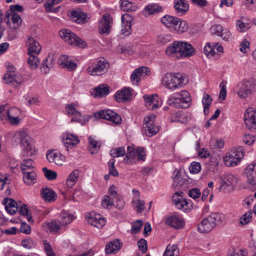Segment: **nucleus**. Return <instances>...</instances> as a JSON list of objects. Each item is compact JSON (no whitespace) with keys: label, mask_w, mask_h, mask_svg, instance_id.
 I'll return each instance as SVG.
<instances>
[{"label":"nucleus","mask_w":256,"mask_h":256,"mask_svg":"<svg viewBox=\"0 0 256 256\" xmlns=\"http://www.w3.org/2000/svg\"><path fill=\"white\" fill-rule=\"evenodd\" d=\"M96 118H102L110 121L116 124H120L122 122L120 116L110 110H102L94 114Z\"/></svg>","instance_id":"6e6552de"},{"label":"nucleus","mask_w":256,"mask_h":256,"mask_svg":"<svg viewBox=\"0 0 256 256\" xmlns=\"http://www.w3.org/2000/svg\"><path fill=\"white\" fill-rule=\"evenodd\" d=\"M174 8L178 16L185 14L188 10L189 4L186 0H174Z\"/></svg>","instance_id":"2eb2a0df"},{"label":"nucleus","mask_w":256,"mask_h":256,"mask_svg":"<svg viewBox=\"0 0 256 256\" xmlns=\"http://www.w3.org/2000/svg\"><path fill=\"white\" fill-rule=\"evenodd\" d=\"M224 28L220 24H216L212 26L210 28V32L212 34L220 36Z\"/></svg>","instance_id":"0e129e2a"},{"label":"nucleus","mask_w":256,"mask_h":256,"mask_svg":"<svg viewBox=\"0 0 256 256\" xmlns=\"http://www.w3.org/2000/svg\"><path fill=\"white\" fill-rule=\"evenodd\" d=\"M252 213L249 211L243 214L240 218V222L242 225H245L249 223L252 219Z\"/></svg>","instance_id":"5fc2aeb1"},{"label":"nucleus","mask_w":256,"mask_h":256,"mask_svg":"<svg viewBox=\"0 0 256 256\" xmlns=\"http://www.w3.org/2000/svg\"><path fill=\"white\" fill-rule=\"evenodd\" d=\"M224 141L222 140L212 139L210 142L212 148H221L224 147Z\"/></svg>","instance_id":"3c124183"},{"label":"nucleus","mask_w":256,"mask_h":256,"mask_svg":"<svg viewBox=\"0 0 256 256\" xmlns=\"http://www.w3.org/2000/svg\"><path fill=\"white\" fill-rule=\"evenodd\" d=\"M44 176L49 180H55L57 177V173L52 170H48L46 167L42 168Z\"/></svg>","instance_id":"de8ad7c7"},{"label":"nucleus","mask_w":256,"mask_h":256,"mask_svg":"<svg viewBox=\"0 0 256 256\" xmlns=\"http://www.w3.org/2000/svg\"><path fill=\"white\" fill-rule=\"evenodd\" d=\"M60 216L61 218V221L60 222L62 225L68 224L74 218L73 215L65 210H63L61 212Z\"/></svg>","instance_id":"4c0bfd02"},{"label":"nucleus","mask_w":256,"mask_h":256,"mask_svg":"<svg viewBox=\"0 0 256 256\" xmlns=\"http://www.w3.org/2000/svg\"><path fill=\"white\" fill-rule=\"evenodd\" d=\"M71 17L76 23L84 24L88 22L90 18V15L81 11L73 10L71 12Z\"/></svg>","instance_id":"a211bd4d"},{"label":"nucleus","mask_w":256,"mask_h":256,"mask_svg":"<svg viewBox=\"0 0 256 256\" xmlns=\"http://www.w3.org/2000/svg\"><path fill=\"white\" fill-rule=\"evenodd\" d=\"M138 246L139 250H140L142 254H145L146 252L148 250V243L146 240L144 238L140 239L138 242Z\"/></svg>","instance_id":"680f3d73"},{"label":"nucleus","mask_w":256,"mask_h":256,"mask_svg":"<svg viewBox=\"0 0 256 256\" xmlns=\"http://www.w3.org/2000/svg\"><path fill=\"white\" fill-rule=\"evenodd\" d=\"M60 36L70 45L81 48L86 47V42L68 29H62L59 32Z\"/></svg>","instance_id":"39448f33"},{"label":"nucleus","mask_w":256,"mask_h":256,"mask_svg":"<svg viewBox=\"0 0 256 256\" xmlns=\"http://www.w3.org/2000/svg\"><path fill=\"white\" fill-rule=\"evenodd\" d=\"M223 218V215L220 213H212L198 225V230L201 233H208L218 224L221 223Z\"/></svg>","instance_id":"f03ea898"},{"label":"nucleus","mask_w":256,"mask_h":256,"mask_svg":"<svg viewBox=\"0 0 256 256\" xmlns=\"http://www.w3.org/2000/svg\"><path fill=\"white\" fill-rule=\"evenodd\" d=\"M4 204L6 205V209H8L9 208H18V205L17 202L12 198H5L4 200Z\"/></svg>","instance_id":"864d4df0"},{"label":"nucleus","mask_w":256,"mask_h":256,"mask_svg":"<svg viewBox=\"0 0 256 256\" xmlns=\"http://www.w3.org/2000/svg\"><path fill=\"white\" fill-rule=\"evenodd\" d=\"M120 8L122 10L125 12L134 11L136 10V6L132 2L126 0H120Z\"/></svg>","instance_id":"a19ab883"},{"label":"nucleus","mask_w":256,"mask_h":256,"mask_svg":"<svg viewBox=\"0 0 256 256\" xmlns=\"http://www.w3.org/2000/svg\"><path fill=\"white\" fill-rule=\"evenodd\" d=\"M244 174L248 178L249 188L254 190L256 189V164L252 163L244 170Z\"/></svg>","instance_id":"1a4fd4ad"},{"label":"nucleus","mask_w":256,"mask_h":256,"mask_svg":"<svg viewBox=\"0 0 256 256\" xmlns=\"http://www.w3.org/2000/svg\"><path fill=\"white\" fill-rule=\"evenodd\" d=\"M115 160L114 158H111L108 163L109 174L112 175L114 176H118V172L115 168Z\"/></svg>","instance_id":"49530a36"},{"label":"nucleus","mask_w":256,"mask_h":256,"mask_svg":"<svg viewBox=\"0 0 256 256\" xmlns=\"http://www.w3.org/2000/svg\"><path fill=\"white\" fill-rule=\"evenodd\" d=\"M7 117L19 116L20 114V110L16 107L8 108L6 112Z\"/></svg>","instance_id":"052dcab7"},{"label":"nucleus","mask_w":256,"mask_h":256,"mask_svg":"<svg viewBox=\"0 0 256 256\" xmlns=\"http://www.w3.org/2000/svg\"><path fill=\"white\" fill-rule=\"evenodd\" d=\"M90 116L88 115L82 116L81 113L79 116L74 115L71 119V122H76L80 123L82 126L84 125L88 122Z\"/></svg>","instance_id":"ea45409f"},{"label":"nucleus","mask_w":256,"mask_h":256,"mask_svg":"<svg viewBox=\"0 0 256 256\" xmlns=\"http://www.w3.org/2000/svg\"><path fill=\"white\" fill-rule=\"evenodd\" d=\"M59 220H53L50 222L48 223V228L52 232H57L60 228L62 226Z\"/></svg>","instance_id":"8fccbe9b"},{"label":"nucleus","mask_w":256,"mask_h":256,"mask_svg":"<svg viewBox=\"0 0 256 256\" xmlns=\"http://www.w3.org/2000/svg\"><path fill=\"white\" fill-rule=\"evenodd\" d=\"M66 110L68 116H79L80 112L78 111L76 108L74 104H66Z\"/></svg>","instance_id":"603ef678"},{"label":"nucleus","mask_w":256,"mask_h":256,"mask_svg":"<svg viewBox=\"0 0 256 256\" xmlns=\"http://www.w3.org/2000/svg\"><path fill=\"white\" fill-rule=\"evenodd\" d=\"M46 156L50 162L54 163L58 166H62L66 160V157L64 155L55 150H49Z\"/></svg>","instance_id":"f8f14e48"},{"label":"nucleus","mask_w":256,"mask_h":256,"mask_svg":"<svg viewBox=\"0 0 256 256\" xmlns=\"http://www.w3.org/2000/svg\"><path fill=\"white\" fill-rule=\"evenodd\" d=\"M79 176V171L76 170L73 171L68 176L66 180V184L68 188H72L78 180Z\"/></svg>","instance_id":"e433bc0d"},{"label":"nucleus","mask_w":256,"mask_h":256,"mask_svg":"<svg viewBox=\"0 0 256 256\" xmlns=\"http://www.w3.org/2000/svg\"><path fill=\"white\" fill-rule=\"evenodd\" d=\"M178 254V250L176 245H168L163 256H177Z\"/></svg>","instance_id":"37998d69"},{"label":"nucleus","mask_w":256,"mask_h":256,"mask_svg":"<svg viewBox=\"0 0 256 256\" xmlns=\"http://www.w3.org/2000/svg\"><path fill=\"white\" fill-rule=\"evenodd\" d=\"M16 140L20 142L22 150L27 153L26 156H32L34 154L33 144L30 136L25 132H17L14 135ZM25 155V154H24Z\"/></svg>","instance_id":"20e7f679"},{"label":"nucleus","mask_w":256,"mask_h":256,"mask_svg":"<svg viewBox=\"0 0 256 256\" xmlns=\"http://www.w3.org/2000/svg\"><path fill=\"white\" fill-rule=\"evenodd\" d=\"M166 222L168 225L176 229L181 228L184 224V220L176 215H172L168 216L166 218Z\"/></svg>","instance_id":"b1692460"},{"label":"nucleus","mask_w":256,"mask_h":256,"mask_svg":"<svg viewBox=\"0 0 256 256\" xmlns=\"http://www.w3.org/2000/svg\"><path fill=\"white\" fill-rule=\"evenodd\" d=\"M189 28L188 22L182 20L180 18V22H178V24L176 25L175 28L174 32L178 34H182L186 32Z\"/></svg>","instance_id":"58836bf2"},{"label":"nucleus","mask_w":256,"mask_h":256,"mask_svg":"<svg viewBox=\"0 0 256 256\" xmlns=\"http://www.w3.org/2000/svg\"><path fill=\"white\" fill-rule=\"evenodd\" d=\"M212 46H211V44L210 42H208L206 46H204V53L208 56L209 54L212 55V56L214 55V49L217 46L218 43L214 44Z\"/></svg>","instance_id":"6e6d98bb"},{"label":"nucleus","mask_w":256,"mask_h":256,"mask_svg":"<svg viewBox=\"0 0 256 256\" xmlns=\"http://www.w3.org/2000/svg\"><path fill=\"white\" fill-rule=\"evenodd\" d=\"M166 54L171 56L179 53V58H188L194 55L196 50L189 42L182 41H174L166 50Z\"/></svg>","instance_id":"f257e3e1"},{"label":"nucleus","mask_w":256,"mask_h":256,"mask_svg":"<svg viewBox=\"0 0 256 256\" xmlns=\"http://www.w3.org/2000/svg\"><path fill=\"white\" fill-rule=\"evenodd\" d=\"M162 23L166 27L174 30L176 25L178 24L180 18L170 15H166L160 20Z\"/></svg>","instance_id":"412c9836"},{"label":"nucleus","mask_w":256,"mask_h":256,"mask_svg":"<svg viewBox=\"0 0 256 256\" xmlns=\"http://www.w3.org/2000/svg\"><path fill=\"white\" fill-rule=\"evenodd\" d=\"M236 28L238 32H245L250 28V24L244 22L242 20H238L236 22Z\"/></svg>","instance_id":"c03bdc74"},{"label":"nucleus","mask_w":256,"mask_h":256,"mask_svg":"<svg viewBox=\"0 0 256 256\" xmlns=\"http://www.w3.org/2000/svg\"><path fill=\"white\" fill-rule=\"evenodd\" d=\"M189 169L190 173L198 174L201 170V166L199 162H194L191 163Z\"/></svg>","instance_id":"e2e57ef3"},{"label":"nucleus","mask_w":256,"mask_h":256,"mask_svg":"<svg viewBox=\"0 0 256 256\" xmlns=\"http://www.w3.org/2000/svg\"><path fill=\"white\" fill-rule=\"evenodd\" d=\"M11 20L14 24V26H12V28L14 29L18 28L22 23V19L20 16L16 13L14 12L12 14Z\"/></svg>","instance_id":"09e8293b"},{"label":"nucleus","mask_w":256,"mask_h":256,"mask_svg":"<svg viewBox=\"0 0 256 256\" xmlns=\"http://www.w3.org/2000/svg\"><path fill=\"white\" fill-rule=\"evenodd\" d=\"M27 43L28 44V54H38L41 50V46L39 42L32 37L28 38Z\"/></svg>","instance_id":"393cba45"},{"label":"nucleus","mask_w":256,"mask_h":256,"mask_svg":"<svg viewBox=\"0 0 256 256\" xmlns=\"http://www.w3.org/2000/svg\"><path fill=\"white\" fill-rule=\"evenodd\" d=\"M3 79L5 80L6 84L12 83L14 86H16L14 82L18 84H22L23 82L22 78L20 76H16L14 74L6 73L4 76Z\"/></svg>","instance_id":"cd10ccee"},{"label":"nucleus","mask_w":256,"mask_h":256,"mask_svg":"<svg viewBox=\"0 0 256 256\" xmlns=\"http://www.w3.org/2000/svg\"><path fill=\"white\" fill-rule=\"evenodd\" d=\"M132 18L128 14H123L122 16V29L121 32L126 36H129L132 32L131 22Z\"/></svg>","instance_id":"4be33fe9"},{"label":"nucleus","mask_w":256,"mask_h":256,"mask_svg":"<svg viewBox=\"0 0 256 256\" xmlns=\"http://www.w3.org/2000/svg\"><path fill=\"white\" fill-rule=\"evenodd\" d=\"M112 18L108 14L103 15L98 24L99 32L101 34L108 35L110 31V24H112Z\"/></svg>","instance_id":"9b49d317"},{"label":"nucleus","mask_w":256,"mask_h":256,"mask_svg":"<svg viewBox=\"0 0 256 256\" xmlns=\"http://www.w3.org/2000/svg\"><path fill=\"white\" fill-rule=\"evenodd\" d=\"M136 156L138 160L144 161L146 154L144 148L142 147H138L136 148Z\"/></svg>","instance_id":"bf43d9fd"},{"label":"nucleus","mask_w":256,"mask_h":256,"mask_svg":"<svg viewBox=\"0 0 256 256\" xmlns=\"http://www.w3.org/2000/svg\"><path fill=\"white\" fill-rule=\"evenodd\" d=\"M126 154L124 147H119L112 149L110 152V154L113 158H118L124 156Z\"/></svg>","instance_id":"a18cd8bd"},{"label":"nucleus","mask_w":256,"mask_h":256,"mask_svg":"<svg viewBox=\"0 0 256 256\" xmlns=\"http://www.w3.org/2000/svg\"><path fill=\"white\" fill-rule=\"evenodd\" d=\"M143 224V222L140 220H136L135 222H133L132 224V232L134 234L138 233Z\"/></svg>","instance_id":"13d9d810"},{"label":"nucleus","mask_w":256,"mask_h":256,"mask_svg":"<svg viewBox=\"0 0 256 256\" xmlns=\"http://www.w3.org/2000/svg\"><path fill=\"white\" fill-rule=\"evenodd\" d=\"M63 143L67 150L74 148L79 142L78 137L72 134L66 133L63 138Z\"/></svg>","instance_id":"aec40b11"},{"label":"nucleus","mask_w":256,"mask_h":256,"mask_svg":"<svg viewBox=\"0 0 256 256\" xmlns=\"http://www.w3.org/2000/svg\"><path fill=\"white\" fill-rule=\"evenodd\" d=\"M29 57L27 60L28 64L31 70H36L38 68L40 63V59L36 55V54H28Z\"/></svg>","instance_id":"c9c22d12"},{"label":"nucleus","mask_w":256,"mask_h":256,"mask_svg":"<svg viewBox=\"0 0 256 256\" xmlns=\"http://www.w3.org/2000/svg\"><path fill=\"white\" fill-rule=\"evenodd\" d=\"M221 184L220 190L226 191L230 186H232L236 184V178L232 174H225L221 177Z\"/></svg>","instance_id":"6ab92c4d"},{"label":"nucleus","mask_w":256,"mask_h":256,"mask_svg":"<svg viewBox=\"0 0 256 256\" xmlns=\"http://www.w3.org/2000/svg\"><path fill=\"white\" fill-rule=\"evenodd\" d=\"M132 96L131 88H125L116 92L114 96V98L118 102H124L130 100Z\"/></svg>","instance_id":"4468645a"},{"label":"nucleus","mask_w":256,"mask_h":256,"mask_svg":"<svg viewBox=\"0 0 256 256\" xmlns=\"http://www.w3.org/2000/svg\"><path fill=\"white\" fill-rule=\"evenodd\" d=\"M102 204L104 207L108 208L114 205V202L108 196H105L102 201Z\"/></svg>","instance_id":"774afa93"},{"label":"nucleus","mask_w":256,"mask_h":256,"mask_svg":"<svg viewBox=\"0 0 256 256\" xmlns=\"http://www.w3.org/2000/svg\"><path fill=\"white\" fill-rule=\"evenodd\" d=\"M230 153L232 154L234 156H238L237 158L241 160L244 156V148L242 146L235 148Z\"/></svg>","instance_id":"4d7b16f0"},{"label":"nucleus","mask_w":256,"mask_h":256,"mask_svg":"<svg viewBox=\"0 0 256 256\" xmlns=\"http://www.w3.org/2000/svg\"><path fill=\"white\" fill-rule=\"evenodd\" d=\"M88 222L89 224L98 228H102L106 224V220L100 214H90Z\"/></svg>","instance_id":"f3484780"},{"label":"nucleus","mask_w":256,"mask_h":256,"mask_svg":"<svg viewBox=\"0 0 256 256\" xmlns=\"http://www.w3.org/2000/svg\"><path fill=\"white\" fill-rule=\"evenodd\" d=\"M54 59L52 56H48L44 59L40 69L42 73L46 74L50 69L53 68Z\"/></svg>","instance_id":"c756f323"},{"label":"nucleus","mask_w":256,"mask_h":256,"mask_svg":"<svg viewBox=\"0 0 256 256\" xmlns=\"http://www.w3.org/2000/svg\"><path fill=\"white\" fill-rule=\"evenodd\" d=\"M244 122L247 128L251 131H256V112L247 110L244 114Z\"/></svg>","instance_id":"ddd939ff"},{"label":"nucleus","mask_w":256,"mask_h":256,"mask_svg":"<svg viewBox=\"0 0 256 256\" xmlns=\"http://www.w3.org/2000/svg\"><path fill=\"white\" fill-rule=\"evenodd\" d=\"M24 182L28 186H32L36 182V174L33 171L22 172Z\"/></svg>","instance_id":"c85d7f7f"},{"label":"nucleus","mask_w":256,"mask_h":256,"mask_svg":"<svg viewBox=\"0 0 256 256\" xmlns=\"http://www.w3.org/2000/svg\"><path fill=\"white\" fill-rule=\"evenodd\" d=\"M162 8L156 4H152L148 5L144 9V14L147 16L153 14L162 12Z\"/></svg>","instance_id":"7c9ffc66"},{"label":"nucleus","mask_w":256,"mask_h":256,"mask_svg":"<svg viewBox=\"0 0 256 256\" xmlns=\"http://www.w3.org/2000/svg\"><path fill=\"white\" fill-rule=\"evenodd\" d=\"M40 194L44 200L48 202H54L57 198V194L54 191L47 187L42 189Z\"/></svg>","instance_id":"5701e85b"},{"label":"nucleus","mask_w":256,"mask_h":256,"mask_svg":"<svg viewBox=\"0 0 256 256\" xmlns=\"http://www.w3.org/2000/svg\"><path fill=\"white\" fill-rule=\"evenodd\" d=\"M233 156V154L230 152L226 154V158H224L226 166H234L240 162V160L237 158L238 156Z\"/></svg>","instance_id":"f704fd0d"},{"label":"nucleus","mask_w":256,"mask_h":256,"mask_svg":"<svg viewBox=\"0 0 256 256\" xmlns=\"http://www.w3.org/2000/svg\"><path fill=\"white\" fill-rule=\"evenodd\" d=\"M110 66L109 62L104 58L92 64L87 68L88 72L92 76H101L106 73Z\"/></svg>","instance_id":"0eeeda50"},{"label":"nucleus","mask_w":256,"mask_h":256,"mask_svg":"<svg viewBox=\"0 0 256 256\" xmlns=\"http://www.w3.org/2000/svg\"><path fill=\"white\" fill-rule=\"evenodd\" d=\"M89 145L88 150L92 154H96L101 146V144L94 140L92 136L88 138Z\"/></svg>","instance_id":"473e14b6"},{"label":"nucleus","mask_w":256,"mask_h":256,"mask_svg":"<svg viewBox=\"0 0 256 256\" xmlns=\"http://www.w3.org/2000/svg\"><path fill=\"white\" fill-rule=\"evenodd\" d=\"M152 117V116H148L144 120L143 129L145 134L148 136H152L159 132L158 127L154 126Z\"/></svg>","instance_id":"9d476101"},{"label":"nucleus","mask_w":256,"mask_h":256,"mask_svg":"<svg viewBox=\"0 0 256 256\" xmlns=\"http://www.w3.org/2000/svg\"><path fill=\"white\" fill-rule=\"evenodd\" d=\"M145 101L146 106L148 109L153 110L160 106V104L156 100L153 94L152 95H144L143 96Z\"/></svg>","instance_id":"a878e982"},{"label":"nucleus","mask_w":256,"mask_h":256,"mask_svg":"<svg viewBox=\"0 0 256 256\" xmlns=\"http://www.w3.org/2000/svg\"><path fill=\"white\" fill-rule=\"evenodd\" d=\"M122 245V244L118 239L110 242L106 245V252L108 254H115L120 250Z\"/></svg>","instance_id":"bb28decb"},{"label":"nucleus","mask_w":256,"mask_h":256,"mask_svg":"<svg viewBox=\"0 0 256 256\" xmlns=\"http://www.w3.org/2000/svg\"><path fill=\"white\" fill-rule=\"evenodd\" d=\"M188 195L193 199H196L200 197L201 192L200 189L198 188H193L188 191Z\"/></svg>","instance_id":"69168bd1"},{"label":"nucleus","mask_w":256,"mask_h":256,"mask_svg":"<svg viewBox=\"0 0 256 256\" xmlns=\"http://www.w3.org/2000/svg\"><path fill=\"white\" fill-rule=\"evenodd\" d=\"M150 72L149 68L146 66L140 67L135 70L130 76V80L133 84H137L142 76H144Z\"/></svg>","instance_id":"dca6fc26"},{"label":"nucleus","mask_w":256,"mask_h":256,"mask_svg":"<svg viewBox=\"0 0 256 256\" xmlns=\"http://www.w3.org/2000/svg\"><path fill=\"white\" fill-rule=\"evenodd\" d=\"M33 164L34 162L32 159L24 160L23 162L20 164L22 172L32 170L34 168Z\"/></svg>","instance_id":"79ce46f5"},{"label":"nucleus","mask_w":256,"mask_h":256,"mask_svg":"<svg viewBox=\"0 0 256 256\" xmlns=\"http://www.w3.org/2000/svg\"><path fill=\"white\" fill-rule=\"evenodd\" d=\"M108 86L102 84L94 88L92 94L96 98H102L108 95Z\"/></svg>","instance_id":"2f4dec72"},{"label":"nucleus","mask_w":256,"mask_h":256,"mask_svg":"<svg viewBox=\"0 0 256 256\" xmlns=\"http://www.w3.org/2000/svg\"><path fill=\"white\" fill-rule=\"evenodd\" d=\"M184 81V78L179 73H166L162 79V85L170 90H175L181 87Z\"/></svg>","instance_id":"7ed1b4c3"},{"label":"nucleus","mask_w":256,"mask_h":256,"mask_svg":"<svg viewBox=\"0 0 256 256\" xmlns=\"http://www.w3.org/2000/svg\"><path fill=\"white\" fill-rule=\"evenodd\" d=\"M174 205L178 208L183 210L184 212L190 211L192 208V205L191 204H190L188 200L182 198L178 202L174 204Z\"/></svg>","instance_id":"72a5a7b5"},{"label":"nucleus","mask_w":256,"mask_h":256,"mask_svg":"<svg viewBox=\"0 0 256 256\" xmlns=\"http://www.w3.org/2000/svg\"><path fill=\"white\" fill-rule=\"evenodd\" d=\"M44 244L46 256H56L52 249L51 246L46 240L44 241Z\"/></svg>","instance_id":"338daca9"},{"label":"nucleus","mask_w":256,"mask_h":256,"mask_svg":"<svg viewBox=\"0 0 256 256\" xmlns=\"http://www.w3.org/2000/svg\"><path fill=\"white\" fill-rule=\"evenodd\" d=\"M238 94L244 98L256 90V80L254 79L244 80L237 86Z\"/></svg>","instance_id":"423d86ee"}]
</instances>
